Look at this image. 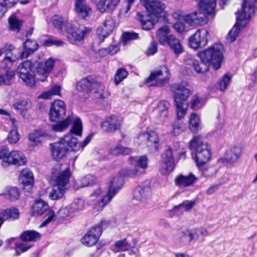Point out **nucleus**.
I'll return each instance as SVG.
<instances>
[{"instance_id":"f257e3e1","label":"nucleus","mask_w":257,"mask_h":257,"mask_svg":"<svg viewBox=\"0 0 257 257\" xmlns=\"http://www.w3.org/2000/svg\"><path fill=\"white\" fill-rule=\"evenodd\" d=\"M53 26L63 34L67 35L69 42L72 44L81 45L84 39L91 32V29L82 27L76 28L69 22L66 18L55 15L52 18Z\"/></svg>"},{"instance_id":"f03ea898","label":"nucleus","mask_w":257,"mask_h":257,"mask_svg":"<svg viewBox=\"0 0 257 257\" xmlns=\"http://www.w3.org/2000/svg\"><path fill=\"white\" fill-rule=\"evenodd\" d=\"M256 9L257 0H243L241 9L235 13L236 23L227 35L230 41L236 40L241 31L248 25Z\"/></svg>"},{"instance_id":"7ed1b4c3","label":"nucleus","mask_w":257,"mask_h":257,"mask_svg":"<svg viewBox=\"0 0 257 257\" xmlns=\"http://www.w3.org/2000/svg\"><path fill=\"white\" fill-rule=\"evenodd\" d=\"M75 87L79 92L90 93L92 99L96 103L102 104L108 96L104 84L93 76L81 79L76 83Z\"/></svg>"},{"instance_id":"20e7f679","label":"nucleus","mask_w":257,"mask_h":257,"mask_svg":"<svg viewBox=\"0 0 257 257\" xmlns=\"http://www.w3.org/2000/svg\"><path fill=\"white\" fill-rule=\"evenodd\" d=\"M123 180L121 177L113 178L107 193L104 195L101 187L95 189L90 196V202L97 210H101L107 205L120 189Z\"/></svg>"},{"instance_id":"39448f33","label":"nucleus","mask_w":257,"mask_h":257,"mask_svg":"<svg viewBox=\"0 0 257 257\" xmlns=\"http://www.w3.org/2000/svg\"><path fill=\"white\" fill-rule=\"evenodd\" d=\"M223 47L222 44L216 43L207 49L199 52L197 56L202 59L205 63L201 64L202 70H208L210 64L214 70H217L221 67L223 58Z\"/></svg>"},{"instance_id":"423d86ee","label":"nucleus","mask_w":257,"mask_h":257,"mask_svg":"<svg viewBox=\"0 0 257 257\" xmlns=\"http://www.w3.org/2000/svg\"><path fill=\"white\" fill-rule=\"evenodd\" d=\"M171 90L174 93L177 118L181 119L187 113L188 104L186 101L192 92L186 85L182 83L174 84L171 86Z\"/></svg>"},{"instance_id":"0eeeda50","label":"nucleus","mask_w":257,"mask_h":257,"mask_svg":"<svg viewBox=\"0 0 257 257\" xmlns=\"http://www.w3.org/2000/svg\"><path fill=\"white\" fill-rule=\"evenodd\" d=\"M189 148L195 152L194 160L197 167L204 166L210 160L211 155L210 149L200 136L195 137L190 142Z\"/></svg>"},{"instance_id":"6e6552de","label":"nucleus","mask_w":257,"mask_h":257,"mask_svg":"<svg viewBox=\"0 0 257 257\" xmlns=\"http://www.w3.org/2000/svg\"><path fill=\"white\" fill-rule=\"evenodd\" d=\"M72 123L70 132L78 136H81L82 131V124L81 119L73 115L68 116L62 121L53 124L52 130L55 132H62L66 130L70 124Z\"/></svg>"},{"instance_id":"1a4fd4ad","label":"nucleus","mask_w":257,"mask_h":257,"mask_svg":"<svg viewBox=\"0 0 257 257\" xmlns=\"http://www.w3.org/2000/svg\"><path fill=\"white\" fill-rule=\"evenodd\" d=\"M35 71H36V69L33 67V63L30 60L23 62L18 67L19 77L29 87H33L35 85V75L32 73Z\"/></svg>"},{"instance_id":"9d476101","label":"nucleus","mask_w":257,"mask_h":257,"mask_svg":"<svg viewBox=\"0 0 257 257\" xmlns=\"http://www.w3.org/2000/svg\"><path fill=\"white\" fill-rule=\"evenodd\" d=\"M170 77V72L167 67L162 66L154 70L147 78L145 84L147 86H160L166 83Z\"/></svg>"},{"instance_id":"9b49d317","label":"nucleus","mask_w":257,"mask_h":257,"mask_svg":"<svg viewBox=\"0 0 257 257\" xmlns=\"http://www.w3.org/2000/svg\"><path fill=\"white\" fill-rule=\"evenodd\" d=\"M93 135H88L85 139L81 143H78L77 139L74 137L72 134H68L61 138L59 142L60 145L67 151H78L83 148L90 142Z\"/></svg>"},{"instance_id":"f8f14e48","label":"nucleus","mask_w":257,"mask_h":257,"mask_svg":"<svg viewBox=\"0 0 257 257\" xmlns=\"http://www.w3.org/2000/svg\"><path fill=\"white\" fill-rule=\"evenodd\" d=\"M209 40V32L205 29H199L189 38V45L194 50L205 47Z\"/></svg>"},{"instance_id":"ddd939ff","label":"nucleus","mask_w":257,"mask_h":257,"mask_svg":"<svg viewBox=\"0 0 257 257\" xmlns=\"http://www.w3.org/2000/svg\"><path fill=\"white\" fill-rule=\"evenodd\" d=\"M55 61L52 58H49L44 64L38 61L33 62V67L36 69V75L38 81H46L49 74L53 69Z\"/></svg>"},{"instance_id":"4468645a","label":"nucleus","mask_w":257,"mask_h":257,"mask_svg":"<svg viewBox=\"0 0 257 257\" xmlns=\"http://www.w3.org/2000/svg\"><path fill=\"white\" fill-rule=\"evenodd\" d=\"M175 167L173 151L170 147L168 146L161 155L160 171L162 174L168 175L174 170Z\"/></svg>"},{"instance_id":"2eb2a0df","label":"nucleus","mask_w":257,"mask_h":257,"mask_svg":"<svg viewBox=\"0 0 257 257\" xmlns=\"http://www.w3.org/2000/svg\"><path fill=\"white\" fill-rule=\"evenodd\" d=\"M27 159L23 153L15 150L9 151L4 156L2 164L4 167L11 165L20 166L25 165Z\"/></svg>"},{"instance_id":"dca6fc26","label":"nucleus","mask_w":257,"mask_h":257,"mask_svg":"<svg viewBox=\"0 0 257 257\" xmlns=\"http://www.w3.org/2000/svg\"><path fill=\"white\" fill-rule=\"evenodd\" d=\"M138 139L141 143H144L148 150L154 153L158 150L159 146V135L155 132H145L140 134Z\"/></svg>"},{"instance_id":"f3484780","label":"nucleus","mask_w":257,"mask_h":257,"mask_svg":"<svg viewBox=\"0 0 257 257\" xmlns=\"http://www.w3.org/2000/svg\"><path fill=\"white\" fill-rule=\"evenodd\" d=\"M71 172L69 167L64 170H61L60 166L53 169L51 173V180L55 184L66 188V185L69 182Z\"/></svg>"},{"instance_id":"a211bd4d","label":"nucleus","mask_w":257,"mask_h":257,"mask_svg":"<svg viewBox=\"0 0 257 257\" xmlns=\"http://www.w3.org/2000/svg\"><path fill=\"white\" fill-rule=\"evenodd\" d=\"M178 16L179 20H183L191 26L196 27L206 23L207 15L200 10L185 16Z\"/></svg>"},{"instance_id":"6ab92c4d","label":"nucleus","mask_w":257,"mask_h":257,"mask_svg":"<svg viewBox=\"0 0 257 257\" xmlns=\"http://www.w3.org/2000/svg\"><path fill=\"white\" fill-rule=\"evenodd\" d=\"M104 223H105V222L102 221L100 224H97L90 229L82 238V243L88 246L95 245L101 234L102 226Z\"/></svg>"},{"instance_id":"aec40b11","label":"nucleus","mask_w":257,"mask_h":257,"mask_svg":"<svg viewBox=\"0 0 257 257\" xmlns=\"http://www.w3.org/2000/svg\"><path fill=\"white\" fill-rule=\"evenodd\" d=\"M66 107L64 102L61 100H54L51 104L49 118L52 121H57L63 118L66 114Z\"/></svg>"},{"instance_id":"412c9836","label":"nucleus","mask_w":257,"mask_h":257,"mask_svg":"<svg viewBox=\"0 0 257 257\" xmlns=\"http://www.w3.org/2000/svg\"><path fill=\"white\" fill-rule=\"evenodd\" d=\"M129 160L131 164L135 166L134 169H130L126 171L125 175L131 177L139 174V169L138 167L145 169L148 166V159L145 156L140 157H130Z\"/></svg>"},{"instance_id":"4be33fe9","label":"nucleus","mask_w":257,"mask_h":257,"mask_svg":"<svg viewBox=\"0 0 257 257\" xmlns=\"http://www.w3.org/2000/svg\"><path fill=\"white\" fill-rule=\"evenodd\" d=\"M122 119L118 116L111 115L105 118L101 123L102 129L106 132L112 133L120 129Z\"/></svg>"},{"instance_id":"5701e85b","label":"nucleus","mask_w":257,"mask_h":257,"mask_svg":"<svg viewBox=\"0 0 257 257\" xmlns=\"http://www.w3.org/2000/svg\"><path fill=\"white\" fill-rule=\"evenodd\" d=\"M242 152V148L240 147L235 146L227 151L223 157L218 159L217 162L219 163L233 164L239 160Z\"/></svg>"},{"instance_id":"b1692460","label":"nucleus","mask_w":257,"mask_h":257,"mask_svg":"<svg viewBox=\"0 0 257 257\" xmlns=\"http://www.w3.org/2000/svg\"><path fill=\"white\" fill-rule=\"evenodd\" d=\"M3 50L6 54L3 62L7 66L19 59L20 51L12 44H6Z\"/></svg>"},{"instance_id":"393cba45","label":"nucleus","mask_w":257,"mask_h":257,"mask_svg":"<svg viewBox=\"0 0 257 257\" xmlns=\"http://www.w3.org/2000/svg\"><path fill=\"white\" fill-rule=\"evenodd\" d=\"M115 22L113 19L109 17L105 19L102 26L97 30V34L100 41L102 42L113 31Z\"/></svg>"},{"instance_id":"a878e982","label":"nucleus","mask_w":257,"mask_h":257,"mask_svg":"<svg viewBox=\"0 0 257 257\" xmlns=\"http://www.w3.org/2000/svg\"><path fill=\"white\" fill-rule=\"evenodd\" d=\"M95 4L96 9L101 13L111 12L116 9L120 0H92Z\"/></svg>"},{"instance_id":"bb28decb","label":"nucleus","mask_w":257,"mask_h":257,"mask_svg":"<svg viewBox=\"0 0 257 257\" xmlns=\"http://www.w3.org/2000/svg\"><path fill=\"white\" fill-rule=\"evenodd\" d=\"M34 180L33 174L30 169L25 168L21 171L19 181L23 184L24 190L29 191L33 187Z\"/></svg>"},{"instance_id":"cd10ccee","label":"nucleus","mask_w":257,"mask_h":257,"mask_svg":"<svg viewBox=\"0 0 257 257\" xmlns=\"http://www.w3.org/2000/svg\"><path fill=\"white\" fill-rule=\"evenodd\" d=\"M208 231L205 228L201 227L192 229L191 231H187L186 232H180L179 235L181 237V240L184 239L186 237L189 238V241L193 239H199L200 237H205L209 235Z\"/></svg>"},{"instance_id":"c85d7f7f","label":"nucleus","mask_w":257,"mask_h":257,"mask_svg":"<svg viewBox=\"0 0 257 257\" xmlns=\"http://www.w3.org/2000/svg\"><path fill=\"white\" fill-rule=\"evenodd\" d=\"M151 188L148 185L138 186L134 192V200L141 203H144L151 196Z\"/></svg>"},{"instance_id":"c756f323","label":"nucleus","mask_w":257,"mask_h":257,"mask_svg":"<svg viewBox=\"0 0 257 257\" xmlns=\"http://www.w3.org/2000/svg\"><path fill=\"white\" fill-rule=\"evenodd\" d=\"M198 178L192 173L187 175L180 174L175 180L176 186L179 187H186L192 186L197 181Z\"/></svg>"},{"instance_id":"7c9ffc66","label":"nucleus","mask_w":257,"mask_h":257,"mask_svg":"<svg viewBox=\"0 0 257 257\" xmlns=\"http://www.w3.org/2000/svg\"><path fill=\"white\" fill-rule=\"evenodd\" d=\"M75 10L82 19L89 17L92 12L91 8L86 4L85 0H76Z\"/></svg>"},{"instance_id":"2f4dec72","label":"nucleus","mask_w":257,"mask_h":257,"mask_svg":"<svg viewBox=\"0 0 257 257\" xmlns=\"http://www.w3.org/2000/svg\"><path fill=\"white\" fill-rule=\"evenodd\" d=\"M15 76V71L9 66L0 69V85H9L12 84Z\"/></svg>"},{"instance_id":"473e14b6","label":"nucleus","mask_w":257,"mask_h":257,"mask_svg":"<svg viewBox=\"0 0 257 257\" xmlns=\"http://www.w3.org/2000/svg\"><path fill=\"white\" fill-rule=\"evenodd\" d=\"M158 18L148 14L146 15H139V20L141 22L143 29L150 30L158 21Z\"/></svg>"},{"instance_id":"72a5a7b5","label":"nucleus","mask_w":257,"mask_h":257,"mask_svg":"<svg viewBox=\"0 0 257 257\" xmlns=\"http://www.w3.org/2000/svg\"><path fill=\"white\" fill-rule=\"evenodd\" d=\"M170 106V104L166 100L161 101L158 103L155 110L159 118L161 120H165L168 118L169 114L168 110Z\"/></svg>"},{"instance_id":"f704fd0d","label":"nucleus","mask_w":257,"mask_h":257,"mask_svg":"<svg viewBox=\"0 0 257 257\" xmlns=\"http://www.w3.org/2000/svg\"><path fill=\"white\" fill-rule=\"evenodd\" d=\"M216 6V0H201L198 4L199 10L206 15L214 13Z\"/></svg>"},{"instance_id":"c9c22d12","label":"nucleus","mask_w":257,"mask_h":257,"mask_svg":"<svg viewBox=\"0 0 257 257\" xmlns=\"http://www.w3.org/2000/svg\"><path fill=\"white\" fill-rule=\"evenodd\" d=\"M67 151L58 142L51 145V154L53 158L59 161L62 160Z\"/></svg>"},{"instance_id":"e433bc0d","label":"nucleus","mask_w":257,"mask_h":257,"mask_svg":"<svg viewBox=\"0 0 257 257\" xmlns=\"http://www.w3.org/2000/svg\"><path fill=\"white\" fill-rule=\"evenodd\" d=\"M48 209L49 205L46 202L42 200H38L33 205L32 214L34 216L41 215Z\"/></svg>"},{"instance_id":"4c0bfd02","label":"nucleus","mask_w":257,"mask_h":257,"mask_svg":"<svg viewBox=\"0 0 257 257\" xmlns=\"http://www.w3.org/2000/svg\"><path fill=\"white\" fill-rule=\"evenodd\" d=\"M176 55H178L183 52V47L179 39L172 35H170V38L166 43Z\"/></svg>"},{"instance_id":"58836bf2","label":"nucleus","mask_w":257,"mask_h":257,"mask_svg":"<svg viewBox=\"0 0 257 257\" xmlns=\"http://www.w3.org/2000/svg\"><path fill=\"white\" fill-rule=\"evenodd\" d=\"M20 194L21 192L18 188L9 186L5 188V192L0 193V196H4L11 201H15L19 199Z\"/></svg>"},{"instance_id":"ea45409f","label":"nucleus","mask_w":257,"mask_h":257,"mask_svg":"<svg viewBox=\"0 0 257 257\" xmlns=\"http://www.w3.org/2000/svg\"><path fill=\"white\" fill-rule=\"evenodd\" d=\"M51 136L48 132L44 130H35L29 136L30 141L36 142L41 143L44 139L50 138Z\"/></svg>"},{"instance_id":"a19ab883","label":"nucleus","mask_w":257,"mask_h":257,"mask_svg":"<svg viewBox=\"0 0 257 257\" xmlns=\"http://www.w3.org/2000/svg\"><path fill=\"white\" fill-rule=\"evenodd\" d=\"M189 127L195 133L201 130V124L200 116L195 113H192L189 118Z\"/></svg>"},{"instance_id":"79ce46f5","label":"nucleus","mask_w":257,"mask_h":257,"mask_svg":"<svg viewBox=\"0 0 257 257\" xmlns=\"http://www.w3.org/2000/svg\"><path fill=\"white\" fill-rule=\"evenodd\" d=\"M61 86L59 85H55L48 91L42 93L38 96V98L47 99L51 98L52 96L58 95L61 96Z\"/></svg>"},{"instance_id":"37998d69","label":"nucleus","mask_w":257,"mask_h":257,"mask_svg":"<svg viewBox=\"0 0 257 257\" xmlns=\"http://www.w3.org/2000/svg\"><path fill=\"white\" fill-rule=\"evenodd\" d=\"M169 33L170 29L167 26H163L158 30L157 37L161 44L166 45V43L170 38Z\"/></svg>"},{"instance_id":"c03bdc74","label":"nucleus","mask_w":257,"mask_h":257,"mask_svg":"<svg viewBox=\"0 0 257 257\" xmlns=\"http://www.w3.org/2000/svg\"><path fill=\"white\" fill-rule=\"evenodd\" d=\"M66 188L59 185L54 184L51 192L49 193V198L52 200H58L61 198L65 192Z\"/></svg>"},{"instance_id":"a18cd8bd","label":"nucleus","mask_w":257,"mask_h":257,"mask_svg":"<svg viewBox=\"0 0 257 257\" xmlns=\"http://www.w3.org/2000/svg\"><path fill=\"white\" fill-rule=\"evenodd\" d=\"M201 61L194 60L191 56H188L185 59V63L187 65H192L194 70L198 73H203L207 71L208 70H202L201 64L205 63L202 59H200Z\"/></svg>"},{"instance_id":"49530a36","label":"nucleus","mask_w":257,"mask_h":257,"mask_svg":"<svg viewBox=\"0 0 257 257\" xmlns=\"http://www.w3.org/2000/svg\"><path fill=\"white\" fill-rule=\"evenodd\" d=\"M109 152L114 156L129 155L132 153V150L130 148L123 147L121 145H117L111 148Z\"/></svg>"},{"instance_id":"de8ad7c7","label":"nucleus","mask_w":257,"mask_h":257,"mask_svg":"<svg viewBox=\"0 0 257 257\" xmlns=\"http://www.w3.org/2000/svg\"><path fill=\"white\" fill-rule=\"evenodd\" d=\"M40 234L34 230H27L21 235V238L23 241H34L39 238Z\"/></svg>"},{"instance_id":"09e8293b","label":"nucleus","mask_w":257,"mask_h":257,"mask_svg":"<svg viewBox=\"0 0 257 257\" xmlns=\"http://www.w3.org/2000/svg\"><path fill=\"white\" fill-rule=\"evenodd\" d=\"M198 167L201 172V176L205 178L211 177L217 173V169L214 167H204L203 166H200V167Z\"/></svg>"},{"instance_id":"8fccbe9b","label":"nucleus","mask_w":257,"mask_h":257,"mask_svg":"<svg viewBox=\"0 0 257 257\" xmlns=\"http://www.w3.org/2000/svg\"><path fill=\"white\" fill-rule=\"evenodd\" d=\"M231 79V76L229 74L224 75L222 79L217 82L216 89L221 91H224L226 89Z\"/></svg>"},{"instance_id":"3c124183","label":"nucleus","mask_w":257,"mask_h":257,"mask_svg":"<svg viewBox=\"0 0 257 257\" xmlns=\"http://www.w3.org/2000/svg\"><path fill=\"white\" fill-rule=\"evenodd\" d=\"M20 213L17 208H10L4 211L2 213L4 220L11 219H15L18 218Z\"/></svg>"},{"instance_id":"603ef678","label":"nucleus","mask_w":257,"mask_h":257,"mask_svg":"<svg viewBox=\"0 0 257 257\" xmlns=\"http://www.w3.org/2000/svg\"><path fill=\"white\" fill-rule=\"evenodd\" d=\"M204 105V101L200 97L195 94L192 96L190 101V107L193 109H198Z\"/></svg>"},{"instance_id":"864d4df0","label":"nucleus","mask_w":257,"mask_h":257,"mask_svg":"<svg viewBox=\"0 0 257 257\" xmlns=\"http://www.w3.org/2000/svg\"><path fill=\"white\" fill-rule=\"evenodd\" d=\"M22 23L23 22L15 16H12L9 19L10 29L12 31H19Z\"/></svg>"},{"instance_id":"5fc2aeb1","label":"nucleus","mask_w":257,"mask_h":257,"mask_svg":"<svg viewBox=\"0 0 257 257\" xmlns=\"http://www.w3.org/2000/svg\"><path fill=\"white\" fill-rule=\"evenodd\" d=\"M159 2L163 5L162 9L160 8V7L158 6H154V7L153 6L151 8L152 10L147 11L148 14H150V15L154 16V17H156L158 18L163 16V14L164 13V10L166 8V6L164 3H163L162 2L160 1H159ZM153 5H154L153 4ZM155 5H158L155 4Z\"/></svg>"},{"instance_id":"6e6d98bb","label":"nucleus","mask_w":257,"mask_h":257,"mask_svg":"<svg viewBox=\"0 0 257 257\" xmlns=\"http://www.w3.org/2000/svg\"><path fill=\"white\" fill-rule=\"evenodd\" d=\"M97 181L96 177L92 175H87L83 177L81 180V187H86L95 184Z\"/></svg>"},{"instance_id":"4d7b16f0","label":"nucleus","mask_w":257,"mask_h":257,"mask_svg":"<svg viewBox=\"0 0 257 257\" xmlns=\"http://www.w3.org/2000/svg\"><path fill=\"white\" fill-rule=\"evenodd\" d=\"M127 72L124 69H118L116 71L114 76V80L115 84L117 85L119 82L122 81L124 79H125L127 77Z\"/></svg>"},{"instance_id":"13d9d810","label":"nucleus","mask_w":257,"mask_h":257,"mask_svg":"<svg viewBox=\"0 0 257 257\" xmlns=\"http://www.w3.org/2000/svg\"><path fill=\"white\" fill-rule=\"evenodd\" d=\"M84 207V202L82 199H78L71 203L69 207L72 213L81 210Z\"/></svg>"},{"instance_id":"bf43d9fd","label":"nucleus","mask_w":257,"mask_h":257,"mask_svg":"<svg viewBox=\"0 0 257 257\" xmlns=\"http://www.w3.org/2000/svg\"><path fill=\"white\" fill-rule=\"evenodd\" d=\"M20 138L18 130H11L8 136L7 140L10 144H16L20 140Z\"/></svg>"},{"instance_id":"052dcab7","label":"nucleus","mask_w":257,"mask_h":257,"mask_svg":"<svg viewBox=\"0 0 257 257\" xmlns=\"http://www.w3.org/2000/svg\"><path fill=\"white\" fill-rule=\"evenodd\" d=\"M179 15H181L180 13L177 12L173 14V17H174V18L178 20V21L174 24V27L175 29L176 30V31H177L179 33H182L184 31L185 29V25L183 23L181 22L182 20H180L178 18H178Z\"/></svg>"},{"instance_id":"680f3d73","label":"nucleus","mask_w":257,"mask_h":257,"mask_svg":"<svg viewBox=\"0 0 257 257\" xmlns=\"http://www.w3.org/2000/svg\"><path fill=\"white\" fill-rule=\"evenodd\" d=\"M140 2L143 4V5L144 6L145 9L147 11H150L152 10V7L153 6L154 7L155 5H158L160 8H162L163 5L161 4L159 2L158 0H140Z\"/></svg>"},{"instance_id":"e2e57ef3","label":"nucleus","mask_w":257,"mask_h":257,"mask_svg":"<svg viewBox=\"0 0 257 257\" xmlns=\"http://www.w3.org/2000/svg\"><path fill=\"white\" fill-rule=\"evenodd\" d=\"M195 201H188L186 200L183 201L181 204H179L177 206H175L174 208V210H176L178 208H183L185 211H188L192 209L193 206L195 205Z\"/></svg>"},{"instance_id":"0e129e2a","label":"nucleus","mask_w":257,"mask_h":257,"mask_svg":"<svg viewBox=\"0 0 257 257\" xmlns=\"http://www.w3.org/2000/svg\"><path fill=\"white\" fill-rule=\"evenodd\" d=\"M38 48V44L35 41L27 40L24 43V48H27L31 52H34Z\"/></svg>"},{"instance_id":"69168bd1","label":"nucleus","mask_w":257,"mask_h":257,"mask_svg":"<svg viewBox=\"0 0 257 257\" xmlns=\"http://www.w3.org/2000/svg\"><path fill=\"white\" fill-rule=\"evenodd\" d=\"M115 246L118 248V251H125L130 247V245L126 239L119 240L115 242Z\"/></svg>"},{"instance_id":"338daca9","label":"nucleus","mask_w":257,"mask_h":257,"mask_svg":"<svg viewBox=\"0 0 257 257\" xmlns=\"http://www.w3.org/2000/svg\"><path fill=\"white\" fill-rule=\"evenodd\" d=\"M59 215L60 217L66 218L72 216V212L69 207H65L60 209L58 211Z\"/></svg>"},{"instance_id":"774afa93","label":"nucleus","mask_w":257,"mask_h":257,"mask_svg":"<svg viewBox=\"0 0 257 257\" xmlns=\"http://www.w3.org/2000/svg\"><path fill=\"white\" fill-rule=\"evenodd\" d=\"M122 40L124 43L127 41L135 40L138 38V34L134 32H125L122 34Z\"/></svg>"}]
</instances>
